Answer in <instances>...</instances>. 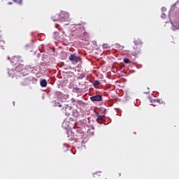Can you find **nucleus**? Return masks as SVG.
Returning a JSON list of instances; mask_svg holds the SVG:
<instances>
[{"label":"nucleus","instance_id":"obj_18","mask_svg":"<svg viewBox=\"0 0 179 179\" xmlns=\"http://www.w3.org/2000/svg\"><path fill=\"white\" fill-rule=\"evenodd\" d=\"M8 5H12V2H8Z\"/></svg>","mask_w":179,"mask_h":179},{"label":"nucleus","instance_id":"obj_16","mask_svg":"<svg viewBox=\"0 0 179 179\" xmlns=\"http://www.w3.org/2000/svg\"><path fill=\"white\" fill-rule=\"evenodd\" d=\"M87 32H84L83 33V36H87Z\"/></svg>","mask_w":179,"mask_h":179},{"label":"nucleus","instance_id":"obj_12","mask_svg":"<svg viewBox=\"0 0 179 179\" xmlns=\"http://www.w3.org/2000/svg\"><path fill=\"white\" fill-rule=\"evenodd\" d=\"M93 85L94 86H99L100 85V82L99 80H94Z\"/></svg>","mask_w":179,"mask_h":179},{"label":"nucleus","instance_id":"obj_3","mask_svg":"<svg viewBox=\"0 0 179 179\" xmlns=\"http://www.w3.org/2000/svg\"><path fill=\"white\" fill-rule=\"evenodd\" d=\"M74 136L77 142H79V139H82L81 143H83V136H85V134L80 129H75Z\"/></svg>","mask_w":179,"mask_h":179},{"label":"nucleus","instance_id":"obj_2","mask_svg":"<svg viewBox=\"0 0 179 179\" xmlns=\"http://www.w3.org/2000/svg\"><path fill=\"white\" fill-rule=\"evenodd\" d=\"M52 19L54 22L58 20V19L60 22H66V20L69 19V13L63 11L60 14H56L55 16L53 15Z\"/></svg>","mask_w":179,"mask_h":179},{"label":"nucleus","instance_id":"obj_8","mask_svg":"<svg viewBox=\"0 0 179 179\" xmlns=\"http://www.w3.org/2000/svg\"><path fill=\"white\" fill-rule=\"evenodd\" d=\"M172 25L176 29H179V17H176L173 21L171 22Z\"/></svg>","mask_w":179,"mask_h":179},{"label":"nucleus","instance_id":"obj_17","mask_svg":"<svg viewBox=\"0 0 179 179\" xmlns=\"http://www.w3.org/2000/svg\"><path fill=\"white\" fill-rule=\"evenodd\" d=\"M85 78V76H81L80 79H83Z\"/></svg>","mask_w":179,"mask_h":179},{"label":"nucleus","instance_id":"obj_11","mask_svg":"<svg viewBox=\"0 0 179 179\" xmlns=\"http://www.w3.org/2000/svg\"><path fill=\"white\" fill-rule=\"evenodd\" d=\"M40 84L42 87H47V80L44 79L41 80Z\"/></svg>","mask_w":179,"mask_h":179},{"label":"nucleus","instance_id":"obj_13","mask_svg":"<svg viewBox=\"0 0 179 179\" xmlns=\"http://www.w3.org/2000/svg\"><path fill=\"white\" fill-rule=\"evenodd\" d=\"M124 62L125 64H131V60H129V59H128V58H125V59H124Z\"/></svg>","mask_w":179,"mask_h":179},{"label":"nucleus","instance_id":"obj_10","mask_svg":"<svg viewBox=\"0 0 179 179\" xmlns=\"http://www.w3.org/2000/svg\"><path fill=\"white\" fill-rule=\"evenodd\" d=\"M97 122H99V124H103L104 120V118H103L102 115H98V117L96 119Z\"/></svg>","mask_w":179,"mask_h":179},{"label":"nucleus","instance_id":"obj_19","mask_svg":"<svg viewBox=\"0 0 179 179\" xmlns=\"http://www.w3.org/2000/svg\"><path fill=\"white\" fill-rule=\"evenodd\" d=\"M163 15H164V14L162 13V16H163Z\"/></svg>","mask_w":179,"mask_h":179},{"label":"nucleus","instance_id":"obj_1","mask_svg":"<svg viewBox=\"0 0 179 179\" xmlns=\"http://www.w3.org/2000/svg\"><path fill=\"white\" fill-rule=\"evenodd\" d=\"M134 46L131 50V54L134 57H138L140 54H142V47H143V42L142 40L138 38L134 40Z\"/></svg>","mask_w":179,"mask_h":179},{"label":"nucleus","instance_id":"obj_6","mask_svg":"<svg viewBox=\"0 0 179 179\" xmlns=\"http://www.w3.org/2000/svg\"><path fill=\"white\" fill-rule=\"evenodd\" d=\"M91 101H103V96L101 95H95L90 97Z\"/></svg>","mask_w":179,"mask_h":179},{"label":"nucleus","instance_id":"obj_7","mask_svg":"<svg viewBox=\"0 0 179 179\" xmlns=\"http://www.w3.org/2000/svg\"><path fill=\"white\" fill-rule=\"evenodd\" d=\"M62 110L65 115H69L71 114V108L69 106H64Z\"/></svg>","mask_w":179,"mask_h":179},{"label":"nucleus","instance_id":"obj_9","mask_svg":"<svg viewBox=\"0 0 179 179\" xmlns=\"http://www.w3.org/2000/svg\"><path fill=\"white\" fill-rule=\"evenodd\" d=\"M29 83H30V80L29 78H24L21 82V85L22 86H27Z\"/></svg>","mask_w":179,"mask_h":179},{"label":"nucleus","instance_id":"obj_15","mask_svg":"<svg viewBox=\"0 0 179 179\" xmlns=\"http://www.w3.org/2000/svg\"><path fill=\"white\" fill-rule=\"evenodd\" d=\"M55 27H57V29H59V30H60L59 27V24H55Z\"/></svg>","mask_w":179,"mask_h":179},{"label":"nucleus","instance_id":"obj_5","mask_svg":"<svg viewBox=\"0 0 179 179\" xmlns=\"http://www.w3.org/2000/svg\"><path fill=\"white\" fill-rule=\"evenodd\" d=\"M69 141H75V129L67 130Z\"/></svg>","mask_w":179,"mask_h":179},{"label":"nucleus","instance_id":"obj_14","mask_svg":"<svg viewBox=\"0 0 179 179\" xmlns=\"http://www.w3.org/2000/svg\"><path fill=\"white\" fill-rule=\"evenodd\" d=\"M55 104L57 107H62V104H61L59 102H56Z\"/></svg>","mask_w":179,"mask_h":179},{"label":"nucleus","instance_id":"obj_4","mask_svg":"<svg viewBox=\"0 0 179 179\" xmlns=\"http://www.w3.org/2000/svg\"><path fill=\"white\" fill-rule=\"evenodd\" d=\"M69 60L73 65H76V64H78V62H82V59L80 57L76 55V54H71L69 57Z\"/></svg>","mask_w":179,"mask_h":179}]
</instances>
